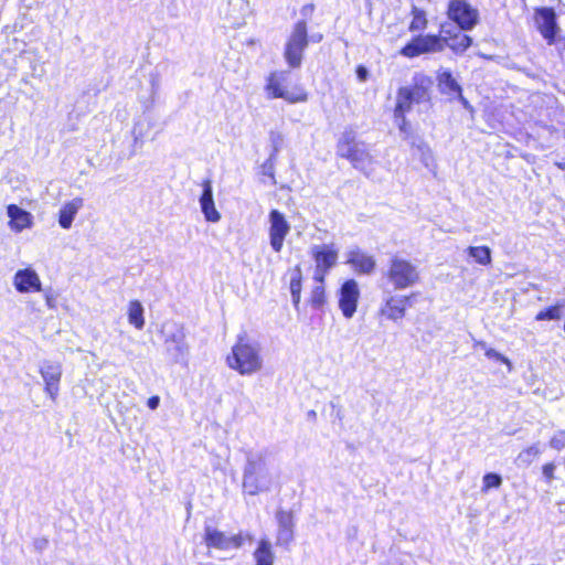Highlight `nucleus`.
<instances>
[{
  "mask_svg": "<svg viewBox=\"0 0 565 565\" xmlns=\"http://www.w3.org/2000/svg\"><path fill=\"white\" fill-rule=\"evenodd\" d=\"M337 154L348 159L353 168L363 172L367 178L371 175L374 157L364 142L356 140L352 129H345L341 134L337 142Z\"/></svg>",
  "mask_w": 565,
  "mask_h": 565,
  "instance_id": "nucleus-1",
  "label": "nucleus"
},
{
  "mask_svg": "<svg viewBox=\"0 0 565 565\" xmlns=\"http://www.w3.org/2000/svg\"><path fill=\"white\" fill-rule=\"evenodd\" d=\"M226 361L241 375H252L263 367L260 347L257 342L248 341L245 334L239 335Z\"/></svg>",
  "mask_w": 565,
  "mask_h": 565,
  "instance_id": "nucleus-2",
  "label": "nucleus"
},
{
  "mask_svg": "<svg viewBox=\"0 0 565 565\" xmlns=\"http://www.w3.org/2000/svg\"><path fill=\"white\" fill-rule=\"evenodd\" d=\"M271 477L269 475L266 456L263 451H248L243 475V488L249 495L269 490Z\"/></svg>",
  "mask_w": 565,
  "mask_h": 565,
  "instance_id": "nucleus-3",
  "label": "nucleus"
},
{
  "mask_svg": "<svg viewBox=\"0 0 565 565\" xmlns=\"http://www.w3.org/2000/svg\"><path fill=\"white\" fill-rule=\"evenodd\" d=\"M434 81L424 73H416L409 86L401 87L396 95V113H409L414 104L428 105Z\"/></svg>",
  "mask_w": 565,
  "mask_h": 565,
  "instance_id": "nucleus-4",
  "label": "nucleus"
},
{
  "mask_svg": "<svg viewBox=\"0 0 565 565\" xmlns=\"http://www.w3.org/2000/svg\"><path fill=\"white\" fill-rule=\"evenodd\" d=\"M383 277L393 286L394 290H404L419 282L420 273L411 260L394 255L391 257Z\"/></svg>",
  "mask_w": 565,
  "mask_h": 565,
  "instance_id": "nucleus-5",
  "label": "nucleus"
},
{
  "mask_svg": "<svg viewBox=\"0 0 565 565\" xmlns=\"http://www.w3.org/2000/svg\"><path fill=\"white\" fill-rule=\"evenodd\" d=\"M308 44L307 22L306 20H299L294 24L284 49V58L290 68H299L301 66L303 53Z\"/></svg>",
  "mask_w": 565,
  "mask_h": 565,
  "instance_id": "nucleus-6",
  "label": "nucleus"
},
{
  "mask_svg": "<svg viewBox=\"0 0 565 565\" xmlns=\"http://www.w3.org/2000/svg\"><path fill=\"white\" fill-rule=\"evenodd\" d=\"M290 81V71H276L268 75L265 90L269 98H282L288 103L295 104L307 100L306 92L296 86L292 89L287 88Z\"/></svg>",
  "mask_w": 565,
  "mask_h": 565,
  "instance_id": "nucleus-7",
  "label": "nucleus"
},
{
  "mask_svg": "<svg viewBox=\"0 0 565 565\" xmlns=\"http://www.w3.org/2000/svg\"><path fill=\"white\" fill-rule=\"evenodd\" d=\"M338 253V248L332 243L312 246L311 255L316 263L315 280L317 282L323 284L324 276L337 264Z\"/></svg>",
  "mask_w": 565,
  "mask_h": 565,
  "instance_id": "nucleus-8",
  "label": "nucleus"
},
{
  "mask_svg": "<svg viewBox=\"0 0 565 565\" xmlns=\"http://www.w3.org/2000/svg\"><path fill=\"white\" fill-rule=\"evenodd\" d=\"M448 17L460 30L470 31L479 22V12L465 0H451L448 4Z\"/></svg>",
  "mask_w": 565,
  "mask_h": 565,
  "instance_id": "nucleus-9",
  "label": "nucleus"
},
{
  "mask_svg": "<svg viewBox=\"0 0 565 565\" xmlns=\"http://www.w3.org/2000/svg\"><path fill=\"white\" fill-rule=\"evenodd\" d=\"M164 347L168 356L174 363H182L185 361L189 347L185 342V333L181 327L172 326L170 329H163Z\"/></svg>",
  "mask_w": 565,
  "mask_h": 565,
  "instance_id": "nucleus-10",
  "label": "nucleus"
},
{
  "mask_svg": "<svg viewBox=\"0 0 565 565\" xmlns=\"http://www.w3.org/2000/svg\"><path fill=\"white\" fill-rule=\"evenodd\" d=\"M203 541L207 548L230 551L232 548H239L243 545L244 536L242 533L226 535L216 527L206 524L204 526Z\"/></svg>",
  "mask_w": 565,
  "mask_h": 565,
  "instance_id": "nucleus-11",
  "label": "nucleus"
},
{
  "mask_svg": "<svg viewBox=\"0 0 565 565\" xmlns=\"http://www.w3.org/2000/svg\"><path fill=\"white\" fill-rule=\"evenodd\" d=\"M444 49L445 43L440 35H418L401 50V54L406 57H415L425 53L441 52Z\"/></svg>",
  "mask_w": 565,
  "mask_h": 565,
  "instance_id": "nucleus-12",
  "label": "nucleus"
},
{
  "mask_svg": "<svg viewBox=\"0 0 565 565\" xmlns=\"http://www.w3.org/2000/svg\"><path fill=\"white\" fill-rule=\"evenodd\" d=\"M269 220V244L274 252L279 253L282 249L284 241L290 232V225L285 215L278 210H271Z\"/></svg>",
  "mask_w": 565,
  "mask_h": 565,
  "instance_id": "nucleus-13",
  "label": "nucleus"
},
{
  "mask_svg": "<svg viewBox=\"0 0 565 565\" xmlns=\"http://www.w3.org/2000/svg\"><path fill=\"white\" fill-rule=\"evenodd\" d=\"M534 22L547 43L553 44L559 33L554 9L547 7L536 9L534 13Z\"/></svg>",
  "mask_w": 565,
  "mask_h": 565,
  "instance_id": "nucleus-14",
  "label": "nucleus"
},
{
  "mask_svg": "<svg viewBox=\"0 0 565 565\" xmlns=\"http://www.w3.org/2000/svg\"><path fill=\"white\" fill-rule=\"evenodd\" d=\"M412 296L393 295L390 290H384L382 296V307L380 313L387 319L397 321L406 313V307Z\"/></svg>",
  "mask_w": 565,
  "mask_h": 565,
  "instance_id": "nucleus-15",
  "label": "nucleus"
},
{
  "mask_svg": "<svg viewBox=\"0 0 565 565\" xmlns=\"http://www.w3.org/2000/svg\"><path fill=\"white\" fill-rule=\"evenodd\" d=\"M40 374L45 383L46 394L55 402L60 391L62 365L58 362L44 361L40 366Z\"/></svg>",
  "mask_w": 565,
  "mask_h": 565,
  "instance_id": "nucleus-16",
  "label": "nucleus"
},
{
  "mask_svg": "<svg viewBox=\"0 0 565 565\" xmlns=\"http://www.w3.org/2000/svg\"><path fill=\"white\" fill-rule=\"evenodd\" d=\"M360 298L359 285L354 279L347 280L340 288L339 307L343 316L352 318L356 311Z\"/></svg>",
  "mask_w": 565,
  "mask_h": 565,
  "instance_id": "nucleus-17",
  "label": "nucleus"
},
{
  "mask_svg": "<svg viewBox=\"0 0 565 565\" xmlns=\"http://www.w3.org/2000/svg\"><path fill=\"white\" fill-rule=\"evenodd\" d=\"M276 545L288 547L295 539V518L291 511L279 509L276 512Z\"/></svg>",
  "mask_w": 565,
  "mask_h": 565,
  "instance_id": "nucleus-18",
  "label": "nucleus"
},
{
  "mask_svg": "<svg viewBox=\"0 0 565 565\" xmlns=\"http://www.w3.org/2000/svg\"><path fill=\"white\" fill-rule=\"evenodd\" d=\"M347 264L351 265L358 274L363 275H371L376 267L375 258L359 247H353L347 253Z\"/></svg>",
  "mask_w": 565,
  "mask_h": 565,
  "instance_id": "nucleus-19",
  "label": "nucleus"
},
{
  "mask_svg": "<svg viewBox=\"0 0 565 565\" xmlns=\"http://www.w3.org/2000/svg\"><path fill=\"white\" fill-rule=\"evenodd\" d=\"M13 286L21 294L42 290L40 277L35 270L31 268L19 269L14 274Z\"/></svg>",
  "mask_w": 565,
  "mask_h": 565,
  "instance_id": "nucleus-20",
  "label": "nucleus"
},
{
  "mask_svg": "<svg viewBox=\"0 0 565 565\" xmlns=\"http://www.w3.org/2000/svg\"><path fill=\"white\" fill-rule=\"evenodd\" d=\"M440 33V38L444 39L445 47L448 46L456 54H462L472 44L471 36L463 34L460 31L451 33V31L445 25L441 26Z\"/></svg>",
  "mask_w": 565,
  "mask_h": 565,
  "instance_id": "nucleus-21",
  "label": "nucleus"
},
{
  "mask_svg": "<svg viewBox=\"0 0 565 565\" xmlns=\"http://www.w3.org/2000/svg\"><path fill=\"white\" fill-rule=\"evenodd\" d=\"M7 214L10 218L9 227L15 233H20L33 225L32 214L15 204L7 206Z\"/></svg>",
  "mask_w": 565,
  "mask_h": 565,
  "instance_id": "nucleus-22",
  "label": "nucleus"
},
{
  "mask_svg": "<svg viewBox=\"0 0 565 565\" xmlns=\"http://www.w3.org/2000/svg\"><path fill=\"white\" fill-rule=\"evenodd\" d=\"M83 207V199L75 198L70 202H66L60 210L58 224L62 228L68 230L77 214Z\"/></svg>",
  "mask_w": 565,
  "mask_h": 565,
  "instance_id": "nucleus-23",
  "label": "nucleus"
},
{
  "mask_svg": "<svg viewBox=\"0 0 565 565\" xmlns=\"http://www.w3.org/2000/svg\"><path fill=\"white\" fill-rule=\"evenodd\" d=\"M438 86L441 94L448 95L451 99L460 96L461 86L452 76L451 72L444 71L438 75Z\"/></svg>",
  "mask_w": 565,
  "mask_h": 565,
  "instance_id": "nucleus-24",
  "label": "nucleus"
},
{
  "mask_svg": "<svg viewBox=\"0 0 565 565\" xmlns=\"http://www.w3.org/2000/svg\"><path fill=\"white\" fill-rule=\"evenodd\" d=\"M253 555L256 565H274L275 554L271 548V543L267 539H262L258 542V546Z\"/></svg>",
  "mask_w": 565,
  "mask_h": 565,
  "instance_id": "nucleus-25",
  "label": "nucleus"
},
{
  "mask_svg": "<svg viewBox=\"0 0 565 565\" xmlns=\"http://www.w3.org/2000/svg\"><path fill=\"white\" fill-rule=\"evenodd\" d=\"M129 323L141 330L145 326L143 308L138 300L130 301L128 309Z\"/></svg>",
  "mask_w": 565,
  "mask_h": 565,
  "instance_id": "nucleus-26",
  "label": "nucleus"
},
{
  "mask_svg": "<svg viewBox=\"0 0 565 565\" xmlns=\"http://www.w3.org/2000/svg\"><path fill=\"white\" fill-rule=\"evenodd\" d=\"M301 269L297 266L290 277V294L292 298V303L297 308L300 302V294H301Z\"/></svg>",
  "mask_w": 565,
  "mask_h": 565,
  "instance_id": "nucleus-27",
  "label": "nucleus"
},
{
  "mask_svg": "<svg viewBox=\"0 0 565 565\" xmlns=\"http://www.w3.org/2000/svg\"><path fill=\"white\" fill-rule=\"evenodd\" d=\"M468 254L480 265H489L491 263V249L488 246H470Z\"/></svg>",
  "mask_w": 565,
  "mask_h": 565,
  "instance_id": "nucleus-28",
  "label": "nucleus"
},
{
  "mask_svg": "<svg viewBox=\"0 0 565 565\" xmlns=\"http://www.w3.org/2000/svg\"><path fill=\"white\" fill-rule=\"evenodd\" d=\"M563 303H556L555 306L548 307L544 310H541L535 320L544 321V320H559L562 318L561 309L563 308Z\"/></svg>",
  "mask_w": 565,
  "mask_h": 565,
  "instance_id": "nucleus-29",
  "label": "nucleus"
},
{
  "mask_svg": "<svg viewBox=\"0 0 565 565\" xmlns=\"http://www.w3.org/2000/svg\"><path fill=\"white\" fill-rule=\"evenodd\" d=\"M413 20L409 25L411 31L424 30L427 24L426 13L424 10L413 7L412 9Z\"/></svg>",
  "mask_w": 565,
  "mask_h": 565,
  "instance_id": "nucleus-30",
  "label": "nucleus"
},
{
  "mask_svg": "<svg viewBox=\"0 0 565 565\" xmlns=\"http://www.w3.org/2000/svg\"><path fill=\"white\" fill-rule=\"evenodd\" d=\"M201 211L207 222L216 223L221 220L220 212L215 209L214 202L200 203Z\"/></svg>",
  "mask_w": 565,
  "mask_h": 565,
  "instance_id": "nucleus-31",
  "label": "nucleus"
},
{
  "mask_svg": "<svg viewBox=\"0 0 565 565\" xmlns=\"http://www.w3.org/2000/svg\"><path fill=\"white\" fill-rule=\"evenodd\" d=\"M482 482V492H487L490 489L499 488L502 484V478L498 473L489 472L483 476Z\"/></svg>",
  "mask_w": 565,
  "mask_h": 565,
  "instance_id": "nucleus-32",
  "label": "nucleus"
},
{
  "mask_svg": "<svg viewBox=\"0 0 565 565\" xmlns=\"http://www.w3.org/2000/svg\"><path fill=\"white\" fill-rule=\"evenodd\" d=\"M540 455V449L536 445H533L525 450L521 451L518 456V462L520 465H530Z\"/></svg>",
  "mask_w": 565,
  "mask_h": 565,
  "instance_id": "nucleus-33",
  "label": "nucleus"
},
{
  "mask_svg": "<svg viewBox=\"0 0 565 565\" xmlns=\"http://www.w3.org/2000/svg\"><path fill=\"white\" fill-rule=\"evenodd\" d=\"M406 113L397 114L396 108L394 109V116L398 126L399 131L404 135V138L407 139L411 136L412 129L405 117Z\"/></svg>",
  "mask_w": 565,
  "mask_h": 565,
  "instance_id": "nucleus-34",
  "label": "nucleus"
},
{
  "mask_svg": "<svg viewBox=\"0 0 565 565\" xmlns=\"http://www.w3.org/2000/svg\"><path fill=\"white\" fill-rule=\"evenodd\" d=\"M310 302L315 308H319L324 303V288L322 284L312 289Z\"/></svg>",
  "mask_w": 565,
  "mask_h": 565,
  "instance_id": "nucleus-35",
  "label": "nucleus"
},
{
  "mask_svg": "<svg viewBox=\"0 0 565 565\" xmlns=\"http://www.w3.org/2000/svg\"><path fill=\"white\" fill-rule=\"evenodd\" d=\"M200 203H210L214 202L213 199V189H212V181L210 179H206L202 182V194L199 200Z\"/></svg>",
  "mask_w": 565,
  "mask_h": 565,
  "instance_id": "nucleus-36",
  "label": "nucleus"
},
{
  "mask_svg": "<svg viewBox=\"0 0 565 565\" xmlns=\"http://www.w3.org/2000/svg\"><path fill=\"white\" fill-rule=\"evenodd\" d=\"M550 447L555 450H562L565 448V429H559L554 433L553 437L548 443Z\"/></svg>",
  "mask_w": 565,
  "mask_h": 565,
  "instance_id": "nucleus-37",
  "label": "nucleus"
},
{
  "mask_svg": "<svg viewBox=\"0 0 565 565\" xmlns=\"http://www.w3.org/2000/svg\"><path fill=\"white\" fill-rule=\"evenodd\" d=\"M275 161H276L275 153H270L269 158L262 164L263 174L268 175L271 179H274Z\"/></svg>",
  "mask_w": 565,
  "mask_h": 565,
  "instance_id": "nucleus-38",
  "label": "nucleus"
},
{
  "mask_svg": "<svg viewBox=\"0 0 565 565\" xmlns=\"http://www.w3.org/2000/svg\"><path fill=\"white\" fill-rule=\"evenodd\" d=\"M484 354L489 359H493V360H497V361H500V362L507 364L509 366V370H511V367H512L511 361L503 354L495 351L494 349H492V348L487 349Z\"/></svg>",
  "mask_w": 565,
  "mask_h": 565,
  "instance_id": "nucleus-39",
  "label": "nucleus"
},
{
  "mask_svg": "<svg viewBox=\"0 0 565 565\" xmlns=\"http://www.w3.org/2000/svg\"><path fill=\"white\" fill-rule=\"evenodd\" d=\"M270 141H271V146H273V151L271 153H275V156L277 157V153L279 152V149L281 147V143H282V136L280 134H275V132H271L270 134Z\"/></svg>",
  "mask_w": 565,
  "mask_h": 565,
  "instance_id": "nucleus-40",
  "label": "nucleus"
},
{
  "mask_svg": "<svg viewBox=\"0 0 565 565\" xmlns=\"http://www.w3.org/2000/svg\"><path fill=\"white\" fill-rule=\"evenodd\" d=\"M555 465L553 462H548L543 466V476L546 478L548 482L554 479Z\"/></svg>",
  "mask_w": 565,
  "mask_h": 565,
  "instance_id": "nucleus-41",
  "label": "nucleus"
},
{
  "mask_svg": "<svg viewBox=\"0 0 565 565\" xmlns=\"http://www.w3.org/2000/svg\"><path fill=\"white\" fill-rule=\"evenodd\" d=\"M313 11H315V4L308 3V4L303 6L300 10V14L303 17L302 20L307 21V19H309L312 15Z\"/></svg>",
  "mask_w": 565,
  "mask_h": 565,
  "instance_id": "nucleus-42",
  "label": "nucleus"
},
{
  "mask_svg": "<svg viewBox=\"0 0 565 565\" xmlns=\"http://www.w3.org/2000/svg\"><path fill=\"white\" fill-rule=\"evenodd\" d=\"M160 404V397L154 395L148 398L147 405L150 409H157Z\"/></svg>",
  "mask_w": 565,
  "mask_h": 565,
  "instance_id": "nucleus-43",
  "label": "nucleus"
},
{
  "mask_svg": "<svg viewBox=\"0 0 565 565\" xmlns=\"http://www.w3.org/2000/svg\"><path fill=\"white\" fill-rule=\"evenodd\" d=\"M45 301H46V305L49 308L55 307V297L52 294H50V292L45 294Z\"/></svg>",
  "mask_w": 565,
  "mask_h": 565,
  "instance_id": "nucleus-44",
  "label": "nucleus"
},
{
  "mask_svg": "<svg viewBox=\"0 0 565 565\" xmlns=\"http://www.w3.org/2000/svg\"><path fill=\"white\" fill-rule=\"evenodd\" d=\"M356 73H358V76L360 79H362V81L366 79L367 71L365 67L359 66L356 70Z\"/></svg>",
  "mask_w": 565,
  "mask_h": 565,
  "instance_id": "nucleus-45",
  "label": "nucleus"
},
{
  "mask_svg": "<svg viewBox=\"0 0 565 565\" xmlns=\"http://www.w3.org/2000/svg\"><path fill=\"white\" fill-rule=\"evenodd\" d=\"M455 98H457L462 104V106L466 109H470L471 108L469 102L463 97L462 90L460 92V96H456Z\"/></svg>",
  "mask_w": 565,
  "mask_h": 565,
  "instance_id": "nucleus-46",
  "label": "nucleus"
},
{
  "mask_svg": "<svg viewBox=\"0 0 565 565\" xmlns=\"http://www.w3.org/2000/svg\"><path fill=\"white\" fill-rule=\"evenodd\" d=\"M46 544H47V540H45V539H41V540L35 541V547L38 550L44 548L46 546Z\"/></svg>",
  "mask_w": 565,
  "mask_h": 565,
  "instance_id": "nucleus-47",
  "label": "nucleus"
},
{
  "mask_svg": "<svg viewBox=\"0 0 565 565\" xmlns=\"http://www.w3.org/2000/svg\"><path fill=\"white\" fill-rule=\"evenodd\" d=\"M322 40V35L321 34H313L311 36H309V41H312V42H320Z\"/></svg>",
  "mask_w": 565,
  "mask_h": 565,
  "instance_id": "nucleus-48",
  "label": "nucleus"
},
{
  "mask_svg": "<svg viewBox=\"0 0 565 565\" xmlns=\"http://www.w3.org/2000/svg\"><path fill=\"white\" fill-rule=\"evenodd\" d=\"M418 148L423 152V154H425L426 152H429V148L424 142H420V145H418Z\"/></svg>",
  "mask_w": 565,
  "mask_h": 565,
  "instance_id": "nucleus-49",
  "label": "nucleus"
},
{
  "mask_svg": "<svg viewBox=\"0 0 565 565\" xmlns=\"http://www.w3.org/2000/svg\"><path fill=\"white\" fill-rule=\"evenodd\" d=\"M475 347H479L480 349H483L484 351L488 349L487 343L484 341H476Z\"/></svg>",
  "mask_w": 565,
  "mask_h": 565,
  "instance_id": "nucleus-50",
  "label": "nucleus"
},
{
  "mask_svg": "<svg viewBox=\"0 0 565 565\" xmlns=\"http://www.w3.org/2000/svg\"><path fill=\"white\" fill-rule=\"evenodd\" d=\"M555 166H556L559 170H565V161H558V162H555Z\"/></svg>",
  "mask_w": 565,
  "mask_h": 565,
  "instance_id": "nucleus-51",
  "label": "nucleus"
},
{
  "mask_svg": "<svg viewBox=\"0 0 565 565\" xmlns=\"http://www.w3.org/2000/svg\"><path fill=\"white\" fill-rule=\"evenodd\" d=\"M134 134H135V141H138L139 136L136 134V128L134 129Z\"/></svg>",
  "mask_w": 565,
  "mask_h": 565,
  "instance_id": "nucleus-52",
  "label": "nucleus"
},
{
  "mask_svg": "<svg viewBox=\"0 0 565 565\" xmlns=\"http://www.w3.org/2000/svg\"><path fill=\"white\" fill-rule=\"evenodd\" d=\"M246 539L252 541L253 540V536L250 534H246Z\"/></svg>",
  "mask_w": 565,
  "mask_h": 565,
  "instance_id": "nucleus-53",
  "label": "nucleus"
},
{
  "mask_svg": "<svg viewBox=\"0 0 565 565\" xmlns=\"http://www.w3.org/2000/svg\"><path fill=\"white\" fill-rule=\"evenodd\" d=\"M309 416H313V417H315V416H316V412H315V411H311V412L309 413Z\"/></svg>",
  "mask_w": 565,
  "mask_h": 565,
  "instance_id": "nucleus-54",
  "label": "nucleus"
}]
</instances>
